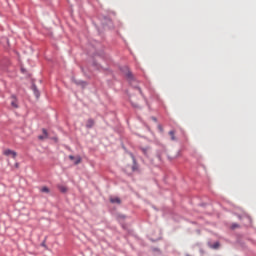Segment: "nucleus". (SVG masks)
<instances>
[{"instance_id":"obj_1","label":"nucleus","mask_w":256,"mask_h":256,"mask_svg":"<svg viewBox=\"0 0 256 256\" xmlns=\"http://www.w3.org/2000/svg\"><path fill=\"white\" fill-rule=\"evenodd\" d=\"M4 155H6V157L11 156L13 159H15V157H17V152H15L11 149H7L4 151Z\"/></svg>"},{"instance_id":"obj_2","label":"nucleus","mask_w":256,"mask_h":256,"mask_svg":"<svg viewBox=\"0 0 256 256\" xmlns=\"http://www.w3.org/2000/svg\"><path fill=\"white\" fill-rule=\"evenodd\" d=\"M94 126H95V120L90 118L86 121V128L87 129H92V127H94Z\"/></svg>"},{"instance_id":"obj_3","label":"nucleus","mask_w":256,"mask_h":256,"mask_svg":"<svg viewBox=\"0 0 256 256\" xmlns=\"http://www.w3.org/2000/svg\"><path fill=\"white\" fill-rule=\"evenodd\" d=\"M42 133H43V135L38 136V139H39L40 141H43V140H45V139H47V138L49 137V134L47 133V130H46V129H43V130H42Z\"/></svg>"},{"instance_id":"obj_4","label":"nucleus","mask_w":256,"mask_h":256,"mask_svg":"<svg viewBox=\"0 0 256 256\" xmlns=\"http://www.w3.org/2000/svg\"><path fill=\"white\" fill-rule=\"evenodd\" d=\"M69 159H70L71 161H74V164H75V165H79V163H81V157L75 158V156L70 155V156H69Z\"/></svg>"},{"instance_id":"obj_5","label":"nucleus","mask_w":256,"mask_h":256,"mask_svg":"<svg viewBox=\"0 0 256 256\" xmlns=\"http://www.w3.org/2000/svg\"><path fill=\"white\" fill-rule=\"evenodd\" d=\"M11 105L14 107V109H17V107H19L17 105V98H15V96H12Z\"/></svg>"},{"instance_id":"obj_6","label":"nucleus","mask_w":256,"mask_h":256,"mask_svg":"<svg viewBox=\"0 0 256 256\" xmlns=\"http://www.w3.org/2000/svg\"><path fill=\"white\" fill-rule=\"evenodd\" d=\"M110 201L112 203H117L118 205L121 203V199L119 197L110 198Z\"/></svg>"},{"instance_id":"obj_7","label":"nucleus","mask_w":256,"mask_h":256,"mask_svg":"<svg viewBox=\"0 0 256 256\" xmlns=\"http://www.w3.org/2000/svg\"><path fill=\"white\" fill-rule=\"evenodd\" d=\"M169 135H170L172 141H176L177 140V138H175V131H170Z\"/></svg>"},{"instance_id":"obj_8","label":"nucleus","mask_w":256,"mask_h":256,"mask_svg":"<svg viewBox=\"0 0 256 256\" xmlns=\"http://www.w3.org/2000/svg\"><path fill=\"white\" fill-rule=\"evenodd\" d=\"M59 191H61V193H67V187L59 186Z\"/></svg>"},{"instance_id":"obj_9","label":"nucleus","mask_w":256,"mask_h":256,"mask_svg":"<svg viewBox=\"0 0 256 256\" xmlns=\"http://www.w3.org/2000/svg\"><path fill=\"white\" fill-rule=\"evenodd\" d=\"M41 192L42 193H49V188H47V186H44L41 188Z\"/></svg>"},{"instance_id":"obj_10","label":"nucleus","mask_w":256,"mask_h":256,"mask_svg":"<svg viewBox=\"0 0 256 256\" xmlns=\"http://www.w3.org/2000/svg\"><path fill=\"white\" fill-rule=\"evenodd\" d=\"M126 77H128V79H133V74H131V72L128 70L126 72Z\"/></svg>"},{"instance_id":"obj_11","label":"nucleus","mask_w":256,"mask_h":256,"mask_svg":"<svg viewBox=\"0 0 256 256\" xmlns=\"http://www.w3.org/2000/svg\"><path fill=\"white\" fill-rule=\"evenodd\" d=\"M130 101H131L133 107H139V104L133 102V98H130Z\"/></svg>"},{"instance_id":"obj_12","label":"nucleus","mask_w":256,"mask_h":256,"mask_svg":"<svg viewBox=\"0 0 256 256\" xmlns=\"http://www.w3.org/2000/svg\"><path fill=\"white\" fill-rule=\"evenodd\" d=\"M149 151V148H142V153H144V155H147Z\"/></svg>"},{"instance_id":"obj_13","label":"nucleus","mask_w":256,"mask_h":256,"mask_svg":"<svg viewBox=\"0 0 256 256\" xmlns=\"http://www.w3.org/2000/svg\"><path fill=\"white\" fill-rule=\"evenodd\" d=\"M34 93H35L36 97H39V91H37L36 87H34Z\"/></svg>"},{"instance_id":"obj_14","label":"nucleus","mask_w":256,"mask_h":256,"mask_svg":"<svg viewBox=\"0 0 256 256\" xmlns=\"http://www.w3.org/2000/svg\"><path fill=\"white\" fill-rule=\"evenodd\" d=\"M217 247H219V244H215V249H217Z\"/></svg>"},{"instance_id":"obj_15","label":"nucleus","mask_w":256,"mask_h":256,"mask_svg":"<svg viewBox=\"0 0 256 256\" xmlns=\"http://www.w3.org/2000/svg\"><path fill=\"white\" fill-rule=\"evenodd\" d=\"M21 71H22V73H25V69L22 68Z\"/></svg>"}]
</instances>
